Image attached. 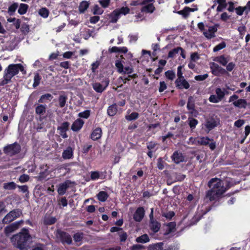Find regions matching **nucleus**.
<instances>
[{
  "instance_id": "obj_34",
  "label": "nucleus",
  "mask_w": 250,
  "mask_h": 250,
  "mask_svg": "<svg viewBox=\"0 0 250 250\" xmlns=\"http://www.w3.org/2000/svg\"><path fill=\"white\" fill-rule=\"evenodd\" d=\"M136 241L138 243H146L149 242V238L148 235L145 234L137 237L136 239Z\"/></svg>"
},
{
  "instance_id": "obj_36",
  "label": "nucleus",
  "mask_w": 250,
  "mask_h": 250,
  "mask_svg": "<svg viewBox=\"0 0 250 250\" xmlns=\"http://www.w3.org/2000/svg\"><path fill=\"white\" fill-rule=\"evenodd\" d=\"M67 97L65 95H61L58 99L59 106L60 107H63L65 105Z\"/></svg>"
},
{
  "instance_id": "obj_29",
  "label": "nucleus",
  "mask_w": 250,
  "mask_h": 250,
  "mask_svg": "<svg viewBox=\"0 0 250 250\" xmlns=\"http://www.w3.org/2000/svg\"><path fill=\"white\" fill-rule=\"evenodd\" d=\"M150 229L153 232H157L160 229L161 224L157 221L152 220L149 225Z\"/></svg>"
},
{
  "instance_id": "obj_5",
  "label": "nucleus",
  "mask_w": 250,
  "mask_h": 250,
  "mask_svg": "<svg viewBox=\"0 0 250 250\" xmlns=\"http://www.w3.org/2000/svg\"><path fill=\"white\" fill-rule=\"evenodd\" d=\"M22 214V211L20 209H14L7 213L3 218L2 222L4 224H9L17 218L19 217Z\"/></svg>"
},
{
  "instance_id": "obj_56",
  "label": "nucleus",
  "mask_w": 250,
  "mask_h": 250,
  "mask_svg": "<svg viewBox=\"0 0 250 250\" xmlns=\"http://www.w3.org/2000/svg\"><path fill=\"white\" fill-rule=\"evenodd\" d=\"M119 234L121 241L124 242L126 240L127 238V234L125 232L123 229H122V231L119 232Z\"/></svg>"
},
{
  "instance_id": "obj_50",
  "label": "nucleus",
  "mask_w": 250,
  "mask_h": 250,
  "mask_svg": "<svg viewBox=\"0 0 250 250\" xmlns=\"http://www.w3.org/2000/svg\"><path fill=\"white\" fill-rule=\"evenodd\" d=\"M139 114L137 112H132L130 115L126 116L125 118L128 121H132L138 118Z\"/></svg>"
},
{
  "instance_id": "obj_54",
  "label": "nucleus",
  "mask_w": 250,
  "mask_h": 250,
  "mask_svg": "<svg viewBox=\"0 0 250 250\" xmlns=\"http://www.w3.org/2000/svg\"><path fill=\"white\" fill-rule=\"evenodd\" d=\"M29 179V176L27 174H22L19 178V181L22 183L27 182Z\"/></svg>"
},
{
  "instance_id": "obj_63",
  "label": "nucleus",
  "mask_w": 250,
  "mask_h": 250,
  "mask_svg": "<svg viewBox=\"0 0 250 250\" xmlns=\"http://www.w3.org/2000/svg\"><path fill=\"white\" fill-rule=\"evenodd\" d=\"M21 30L24 34H27L29 31V26L26 24H24L21 27Z\"/></svg>"
},
{
  "instance_id": "obj_38",
  "label": "nucleus",
  "mask_w": 250,
  "mask_h": 250,
  "mask_svg": "<svg viewBox=\"0 0 250 250\" xmlns=\"http://www.w3.org/2000/svg\"><path fill=\"white\" fill-rule=\"evenodd\" d=\"M225 91L226 90L225 89H222L220 88H217L215 90V93L216 94V95L221 100L223 99L224 96L225 95Z\"/></svg>"
},
{
  "instance_id": "obj_10",
  "label": "nucleus",
  "mask_w": 250,
  "mask_h": 250,
  "mask_svg": "<svg viewBox=\"0 0 250 250\" xmlns=\"http://www.w3.org/2000/svg\"><path fill=\"white\" fill-rule=\"evenodd\" d=\"M209 66L212 73L215 76H219L221 74L225 73L226 72L225 69L214 62H210Z\"/></svg>"
},
{
  "instance_id": "obj_11",
  "label": "nucleus",
  "mask_w": 250,
  "mask_h": 250,
  "mask_svg": "<svg viewBox=\"0 0 250 250\" xmlns=\"http://www.w3.org/2000/svg\"><path fill=\"white\" fill-rule=\"evenodd\" d=\"M219 124V120L211 118L206 120L204 125L207 128V132L208 133L211 130L217 126Z\"/></svg>"
},
{
  "instance_id": "obj_20",
  "label": "nucleus",
  "mask_w": 250,
  "mask_h": 250,
  "mask_svg": "<svg viewBox=\"0 0 250 250\" xmlns=\"http://www.w3.org/2000/svg\"><path fill=\"white\" fill-rule=\"evenodd\" d=\"M176 85L179 88H185L188 89L189 87V84L184 79H177L175 81Z\"/></svg>"
},
{
  "instance_id": "obj_60",
  "label": "nucleus",
  "mask_w": 250,
  "mask_h": 250,
  "mask_svg": "<svg viewBox=\"0 0 250 250\" xmlns=\"http://www.w3.org/2000/svg\"><path fill=\"white\" fill-rule=\"evenodd\" d=\"M236 13L238 15L241 16L243 14L244 11H245L244 7L239 6L235 8Z\"/></svg>"
},
{
  "instance_id": "obj_18",
  "label": "nucleus",
  "mask_w": 250,
  "mask_h": 250,
  "mask_svg": "<svg viewBox=\"0 0 250 250\" xmlns=\"http://www.w3.org/2000/svg\"><path fill=\"white\" fill-rule=\"evenodd\" d=\"M69 125V124L68 122H64L58 127V130L60 131V134L63 138L67 137L66 132L68 129Z\"/></svg>"
},
{
  "instance_id": "obj_48",
  "label": "nucleus",
  "mask_w": 250,
  "mask_h": 250,
  "mask_svg": "<svg viewBox=\"0 0 250 250\" xmlns=\"http://www.w3.org/2000/svg\"><path fill=\"white\" fill-rule=\"evenodd\" d=\"M41 77L38 73H36L34 76L33 87H35L38 86L40 83Z\"/></svg>"
},
{
  "instance_id": "obj_42",
  "label": "nucleus",
  "mask_w": 250,
  "mask_h": 250,
  "mask_svg": "<svg viewBox=\"0 0 250 250\" xmlns=\"http://www.w3.org/2000/svg\"><path fill=\"white\" fill-rule=\"evenodd\" d=\"M117 11H118L120 15H126L128 14L130 11V9L127 7H122L121 8L116 9Z\"/></svg>"
},
{
  "instance_id": "obj_14",
  "label": "nucleus",
  "mask_w": 250,
  "mask_h": 250,
  "mask_svg": "<svg viewBox=\"0 0 250 250\" xmlns=\"http://www.w3.org/2000/svg\"><path fill=\"white\" fill-rule=\"evenodd\" d=\"M72 183L71 181L66 180L63 183L60 184L57 190L58 194L60 195H64Z\"/></svg>"
},
{
  "instance_id": "obj_13",
  "label": "nucleus",
  "mask_w": 250,
  "mask_h": 250,
  "mask_svg": "<svg viewBox=\"0 0 250 250\" xmlns=\"http://www.w3.org/2000/svg\"><path fill=\"white\" fill-rule=\"evenodd\" d=\"M207 28L203 31V35L208 39H210L215 37V34L217 28L215 26H206Z\"/></svg>"
},
{
  "instance_id": "obj_23",
  "label": "nucleus",
  "mask_w": 250,
  "mask_h": 250,
  "mask_svg": "<svg viewBox=\"0 0 250 250\" xmlns=\"http://www.w3.org/2000/svg\"><path fill=\"white\" fill-rule=\"evenodd\" d=\"M35 112L38 115H42L45 113L47 105L46 104H41V103H37L36 104Z\"/></svg>"
},
{
  "instance_id": "obj_32",
  "label": "nucleus",
  "mask_w": 250,
  "mask_h": 250,
  "mask_svg": "<svg viewBox=\"0 0 250 250\" xmlns=\"http://www.w3.org/2000/svg\"><path fill=\"white\" fill-rule=\"evenodd\" d=\"M117 111V104H114L109 106L107 109V113L110 116H114Z\"/></svg>"
},
{
  "instance_id": "obj_6",
  "label": "nucleus",
  "mask_w": 250,
  "mask_h": 250,
  "mask_svg": "<svg viewBox=\"0 0 250 250\" xmlns=\"http://www.w3.org/2000/svg\"><path fill=\"white\" fill-rule=\"evenodd\" d=\"M197 144L203 146L208 145L209 148L213 150L216 147V143L213 140L208 137H200L197 138Z\"/></svg>"
},
{
  "instance_id": "obj_25",
  "label": "nucleus",
  "mask_w": 250,
  "mask_h": 250,
  "mask_svg": "<svg viewBox=\"0 0 250 250\" xmlns=\"http://www.w3.org/2000/svg\"><path fill=\"white\" fill-rule=\"evenodd\" d=\"M172 159L176 164H179L180 162H183L184 160V157L182 153L177 151L175 152L173 154Z\"/></svg>"
},
{
  "instance_id": "obj_22",
  "label": "nucleus",
  "mask_w": 250,
  "mask_h": 250,
  "mask_svg": "<svg viewBox=\"0 0 250 250\" xmlns=\"http://www.w3.org/2000/svg\"><path fill=\"white\" fill-rule=\"evenodd\" d=\"M84 124V122L81 119H77L72 124L71 129L74 131H78L80 130Z\"/></svg>"
},
{
  "instance_id": "obj_43",
  "label": "nucleus",
  "mask_w": 250,
  "mask_h": 250,
  "mask_svg": "<svg viewBox=\"0 0 250 250\" xmlns=\"http://www.w3.org/2000/svg\"><path fill=\"white\" fill-rule=\"evenodd\" d=\"M149 250H162L163 243H159L154 245H150L149 247Z\"/></svg>"
},
{
  "instance_id": "obj_59",
  "label": "nucleus",
  "mask_w": 250,
  "mask_h": 250,
  "mask_svg": "<svg viewBox=\"0 0 250 250\" xmlns=\"http://www.w3.org/2000/svg\"><path fill=\"white\" fill-rule=\"evenodd\" d=\"M167 88V85L166 83L164 81L160 82V87L159 88V91L160 92H163Z\"/></svg>"
},
{
  "instance_id": "obj_58",
  "label": "nucleus",
  "mask_w": 250,
  "mask_h": 250,
  "mask_svg": "<svg viewBox=\"0 0 250 250\" xmlns=\"http://www.w3.org/2000/svg\"><path fill=\"white\" fill-rule=\"evenodd\" d=\"M47 175H48V174L47 173V172L44 171V172H41L39 174V175L38 176H37L36 178L38 179V180L42 181V180L44 179L47 177Z\"/></svg>"
},
{
  "instance_id": "obj_46",
  "label": "nucleus",
  "mask_w": 250,
  "mask_h": 250,
  "mask_svg": "<svg viewBox=\"0 0 250 250\" xmlns=\"http://www.w3.org/2000/svg\"><path fill=\"white\" fill-rule=\"evenodd\" d=\"M103 12L104 10L98 5H94L93 9V13L94 15H101L103 13Z\"/></svg>"
},
{
  "instance_id": "obj_9",
  "label": "nucleus",
  "mask_w": 250,
  "mask_h": 250,
  "mask_svg": "<svg viewBox=\"0 0 250 250\" xmlns=\"http://www.w3.org/2000/svg\"><path fill=\"white\" fill-rule=\"evenodd\" d=\"M20 150V146L17 143H14L4 147L3 151L5 153L12 155L18 153Z\"/></svg>"
},
{
  "instance_id": "obj_28",
  "label": "nucleus",
  "mask_w": 250,
  "mask_h": 250,
  "mask_svg": "<svg viewBox=\"0 0 250 250\" xmlns=\"http://www.w3.org/2000/svg\"><path fill=\"white\" fill-rule=\"evenodd\" d=\"M52 98V95L49 93L42 95L38 100V103L41 104H45V103L51 101Z\"/></svg>"
},
{
  "instance_id": "obj_35",
  "label": "nucleus",
  "mask_w": 250,
  "mask_h": 250,
  "mask_svg": "<svg viewBox=\"0 0 250 250\" xmlns=\"http://www.w3.org/2000/svg\"><path fill=\"white\" fill-rule=\"evenodd\" d=\"M108 196L107 193L104 191H101L97 194L98 199L101 202H104L107 199Z\"/></svg>"
},
{
  "instance_id": "obj_19",
  "label": "nucleus",
  "mask_w": 250,
  "mask_h": 250,
  "mask_svg": "<svg viewBox=\"0 0 250 250\" xmlns=\"http://www.w3.org/2000/svg\"><path fill=\"white\" fill-rule=\"evenodd\" d=\"M145 210L143 208H138L134 214V219L137 222L141 221L144 217Z\"/></svg>"
},
{
  "instance_id": "obj_17",
  "label": "nucleus",
  "mask_w": 250,
  "mask_h": 250,
  "mask_svg": "<svg viewBox=\"0 0 250 250\" xmlns=\"http://www.w3.org/2000/svg\"><path fill=\"white\" fill-rule=\"evenodd\" d=\"M230 58L229 56L222 55L214 58L213 60L223 66H226L230 61Z\"/></svg>"
},
{
  "instance_id": "obj_21",
  "label": "nucleus",
  "mask_w": 250,
  "mask_h": 250,
  "mask_svg": "<svg viewBox=\"0 0 250 250\" xmlns=\"http://www.w3.org/2000/svg\"><path fill=\"white\" fill-rule=\"evenodd\" d=\"M105 177L106 173L105 172L97 171L91 172L90 178L92 180H97L99 179H104Z\"/></svg>"
},
{
  "instance_id": "obj_64",
  "label": "nucleus",
  "mask_w": 250,
  "mask_h": 250,
  "mask_svg": "<svg viewBox=\"0 0 250 250\" xmlns=\"http://www.w3.org/2000/svg\"><path fill=\"white\" fill-rule=\"evenodd\" d=\"M18 7V4L17 3H14L12 4L11 6H9L8 8V11L10 13H13L14 12L17 8Z\"/></svg>"
},
{
  "instance_id": "obj_47",
  "label": "nucleus",
  "mask_w": 250,
  "mask_h": 250,
  "mask_svg": "<svg viewBox=\"0 0 250 250\" xmlns=\"http://www.w3.org/2000/svg\"><path fill=\"white\" fill-rule=\"evenodd\" d=\"M90 114V111L89 110H86L83 112H80L78 114V116L80 118L87 119L89 117Z\"/></svg>"
},
{
  "instance_id": "obj_3",
  "label": "nucleus",
  "mask_w": 250,
  "mask_h": 250,
  "mask_svg": "<svg viewBox=\"0 0 250 250\" xmlns=\"http://www.w3.org/2000/svg\"><path fill=\"white\" fill-rule=\"evenodd\" d=\"M32 237L28 229L23 228L21 231L11 238L12 244L16 247L22 250L26 248L31 241Z\"/></svg>"
},
{
  "instance_id": "obj_31",
  "label": "nucleus",
  "mask_w": 250,
  "mask_h": 250,
  "mask_svg": "<svg viewBox=\"0 0 250 250\" xmlns=\"http://www.w3.org/2000/svg\"><path fill=\"white\" fill-rule=\"evenodd\" d=\"M233 104L235 107L245 108L246 107L247 103L246 100L240 99L234 101L233 103Z\"/></svg>"
},
{
  "instance_id": "obj_8",
  "label": "nucleus",
  "mask_w": 250,
  "mask_h": 250,
  "mask_svg": "<svg viewBox=\"0 0 250 250\" xmlns=\"http://www.w3.org/2000/svg\"><path fill=\"white\" fill-rule=\"evenodd\" d=\"M23 220H21L16 221L7 226L4 229L5 233L6 235H9L11 233L18 229L23 224Z\"/></svg>"
},
{
  "instance_id": "obj_16",
  "label": "nucleus",
  "mask_w": 250,
  "mask_h": 250,
  "mask_svg": "<svg viewBox=\"0 0 250 250\" xmlns=\"http://www.w3.org/2000/svg\"><path fill=\"white\" fill-rule=\"evenodd\" d=\"M198 8L196 5H193V7H185L183 10L177 11V13L181 15L184 18H187L191 12L197 11Z\"/></svg>"
},
{
  "instance_id": "obj_62",
  "label": "nucleus",
  "mask_w": 250,
  "mask_h": 250,
  "mask_svg": "<svg viewBox=\"0 0 250 250\" xmlns=\"http://www.w3.org/2000/svg\"><path fill=\"white\" fill-rule=\"evenodd\" d=\"M226 66V69L228 71H231L235 67V64L233 62H229Z\"/></svg>"
},
{
  "instance_id": "obj_49",
  "label": "nucleus",
  "mask_w": 250,
  "mask_h": 250,
  "mask_svg": "<svg viewBox=\"0 0 250 250\" xmlns=\"http://www.w3.org/2000/svg\"><path fill=\"white\" fill-rule=\"evenodd\" d=\"M226 46V44L225 42H221L220 43L218 44V45H216L213 48V51L214 52H217L224 48H225Z\"/></svg>"
},
{
  "instance_id": "obj_55",
  "label": "nucleus",
  "mask_w": 250,
  "mask_h": 250,
  "mask_svg": "<svg viewBox=\"0 0 250 250\" xmlns=\"http://www.w3.org/2000/svg\"><path fill=\"white\" fill-rule=\"evenodd\" d=\"M83 237V234L82 233H77L74 234L73 238L74 240L76 242H80Z\"/></svg>"
},
{
  "instance_id": "obj_44",
  "label": "nucleus",
  "mask_w": 250,
  "mask_h": 250,
  "mask_svg": "<svg viewBox=\"0 0 250 250\" xmlns=\"http://www.w3.org/2000/svg\"><path fill=\"white\" fill-rule=\"evenodd\" d=\"M180 50H182V48L180 47H178L176 48H174L170 50L168 54V57L169 58H173L176 54H177L179 52Z\"/></svg>"
},
{
  "instance_id": "obj_52",
  "label": "nucleus",
  "mask_w": 250,
  "mask_h": 250,
  "mask_svg": "<svg viewBox=\"0 0 250 250\" xmlns=\"http://www.w3.org/2000/svg\"><path fill=\"white\" fill-rule=\"evenodd\" d=\"M98 2L104 8H107L110 2V0H99Z\"/></svg>"
},
{
  "instance_id": "obj_7",
  "label": "nucleus",
  "mask_w": 250,
  "mask_h": 250,
  "mask_svg": "<svg viewBox=\"0 0 250 250\" xmlns=\"http://www.w3.org/2000/svg\"><path fill=\"white\" fill-rule=\"evenodd\" d=\"M209 210V209L205 205L198 207L197 213L192 218L191 223L195 224L201 218L203 215L205 214Z\"/></svg>"
},
{
  "instance_id": "obj_61",
  "label": "nucleus",
  "mask_w": 250,
  "mask_h": 250,
  "mask_svg": "<svg viewBox=\"0 0 250 250\" xmlns=\"http://www.w3.org/2000/svg\"><path fill=\"white\" fill-rule=\"evenodd\" d=\"M199 59V56L197 53H193L190 55V61L196 62Z\"/></svg>"
},
{
  "instance_id": "obj_37",
  "label": "nucleus",
  "mask_w": 250,
  "mask_h": 250,
  "mask_svg": "<svg viewBox=\"0 0 250 250\" xmlns=\"http://www.w3.org/2000/svg\"><path fill=\"white\" fill-rule=\"evenodd\" d=\"M17 187V185L14 182L6 183L3 185L4 188L6 190L14 189Z\"/></svg>"
},
{
  "instance_id": "obj_33",
  "label": "nucleus",
  "mask_w": 250,
  "mask_h": 250,
  "mask_svg": "<svg viewBox=\"0 0 250 250\" xmlns=\"http://www.w3.org/2000/svg\"><path fill=\"white\" fill-rule=\"evenodd\" d=\"M89 7V3L86 1H82L79 5V10L81 13H84Z\"/></svg>"
},
{
  "instance_id": "obj_57",
  "label": "nucleus",
  "mask_w": 250,
  "mask_h": 250,
  "mask_svg": "<svg viewBox=\"0 0 250 250\" xmlns=\"http://www.w3.org/2000/svg\"><path fill=\"white\" fill-rule=\"evenodd\" d=\"M208 77V75L205 74L204 75H199L195 77V80L198 81H202L206 79Z\"/></svg>"
},
{
  "instance_id": "obj_1",
  "label": "nucleus",
  "mask_w": 250,
  "mask_h": 250,
  "mask_svg": "<svg viewBox=\"0 0 250 250\" xmlns=\"http://www.w3.org/2000/svg\"><path fill=\"white\" fill-rule=\"evenodd\" d=\"M208 186L210 189L207 192L206 198L210 201L218 200L226 191L223 182L218 178H212Z\"/></svg>"
},
{
  "instance_id": "obj_39",
  "label": "nucleus",
  "mask_w": 250,
  "mask_h": 250,
  "mask_svg": "<svg viewBox=\"0 0 250 250\" xmlns=\"http://www.w3.org/2000/svg\"><path fill=\"white\" fill-rule=\"evenodd\" d=\"M188 121L189 125L192 130L195 128L196 125L198 123V122L196 119L192 118H189L188 119Z\"/></svg>"
},
{
  "instance_id": "obj_30",
  "label": "nucleus",
  "mask_w": 250,
  "mask_h": 250,
  "mask_svg": "<svg viewBox=\"0 0 250 250\" xmlns=\"http://www.w3.org/2000/svg\"><path fill=\"white\" fill-rule=\"evenodd\" d=\"M120 17L121 15L117 9L114 10L109 15L110 21L112 23L116 22Z\"/></svg>"
},
{
  "instance_id": "obj_27",
  "label": "nucleus",
  "mask_w": 250,
  "mask_h": 250,
  "mask_svg": "<svg viewBox=\"0 0 250 250\" xmlns=\"http://www.w3.org/2000/svg\"><path fill=\"white\" fill-rule=\"evenodd\" d=\"M60 237L62 242L63 243L70 244L72 242V239L70 235L68 233L62 232L60 234Z\"/></svg>"
},
{
  "instance_id": "obj_12",
  "label": "nucleus",
  "mask_w": 250,
  "mask_h": 250,
  "mask_svg": "<svg viewBox=\"0 0 250 250\" xmlns=\"http://www.w3.org/2000/svg\"><path fill=\"white\" fill-rule=\"evenodd\" d=\"M109 83V80L107 79L102 81L101 83H95L92 84V87L97 92L102 93L107 87Z\"/></svg>"
},
{
  "instance_id": "obj_26",
  "label": "nucleus",
  "mask_w": 250,
  "mask_h": 250,
  "mask_svg": "<svg viewBox=\"0 0 250 250\" xmlns=\"http://www.w3.org/2000/svg\"><path fill=\"white\" fill-rule=\"evenodd\" d=\"M102 131L100 127L95 128L91 134V138L93 140H97L100 139L102 136Z\"/></svg>"
},
{
  "instance_id": "obj_45",
  "label": "nucleus",
  "mask_w": 250,
  "mask_h": 250,
  "mask_svg": "<svg viewBox=\"0 0 250 250\" xmlns=\"http://www.w3.org/2000/svg\"><path fill=\"white\" fill-rule=\"evenodd\" d=\"M56 219L53 217H48L44 219V222L46 225H52L55 223Z\"/></svg>"
},
{
  "instance_id": "obj_53",
  "label": "nucleus",
  "mask_w": 250,
  "mask_h": 250,
  "mask_svg": "<svg viewBox=\"0 0 250 250\" xmlns=\"http://www.w3.org/2000/svg\"><path fill=\"white\" fill-rule=\"evenodd\" d=\"M165 75L170 80H173L175 77V73L172 71H167L165 73Z\"/></svg>"
},
{
  "instance_id": "obj_2",
  "label": "nucleus",
  "mask_w": 250,
  "mask_h": 250,
  "mask_svg": "<svg viewBox=\"0 0 250 250\" xmlns=\"http://www.w3.org/2000/svg\"><path fill=\"white\" fill-rule=\"evenodd\" d=\"M20 71L23 74H25L26 73L23 66L20 63L9 64L3 71V78L0 81V86H3L9 83L11 79L17 75Z\"/></svg>"
},
{
  "instance_id": "obj_51",
  "label": "nucleus",
  "mask_w": 250,
  "mask_h": 250,
  "mask_svg": "<svg viewBox=\"0 0 250 250\" xmlns=\"http://www.w3.org/2000/svg\"><path fill=\"white\" fill-rule=\"evenodd\" d=\"M209 101L211 103H217L221 101L217 95H211L209 98Z\"/></svg>"
},
{
  "instance_id": "obj_4",
  "label": "nucleus",
  "mask_w": 250,
  "mask_h": 250,
  "mask_svg": "<svg viewBox=\"0 0 250 250\" xmlns=\"http://www.w3.org/2000/svg\"><path fill=\"white\" fill-rule=\"evenodd\" d=\"M120 58L116 60L115 65L117 68V71L119 73H122L125 74H130L133 71V67L130 66H124L125 63L123 61L124 57L122 55L120 56Z\"/></svg>"
},
{
  "instance_id": "obj_15",
  "label": "nucleus",
  "mask_w": 250,
  "mask_h": 250,
  "mask_svg": "<svg viewBox=\"0 0 250 250\" xmlns=\"http://www.w3.org/2000/svg\"><path fill=\"white\" fill-rule=\"evenodd\" d=\"M152 0H145L141 3L143 5V6L141 8V13H152L155 10L153 4L152 3L146 4V2L148 1H151Z\"/></svg>"
},
{
  "instance_id": "obj_40",
  "label": "nucleus",
  "mask_w": 250,
  "mask_h": 250,
  "mask_svg": "<svg viewBox=\"0 0 250 250\" xmlns=\"http://www.w3.org/2000/svg\"><path fill=\"white\" fill-rule=\"evenodd\" d=\"M28 5L26 4L21 3L18 9V12L21 15L25 14L27 10Z\"/></svg>"
},
{
  "instance_id": "obj_24",
  "label": "nucleus",
  "mask_w": 250,
  "mask_h": 250,
  "mask_svg": "<svg viewBox=\"0 0 250 250\" xmlns=\"http://www.w3.org/2000/svg\"><path fill=\"white\" fill-rule=\"evenodd\" d=\"M62 157L64 159H70L73 157V151L71 147H67L62 153Z\"/></svg>"
},
{
  "instance_id": "obj_41",
  "label": "nucleus",
  "mask_w": 250,
  "mask_h": 250,
  "mask_svg": "<svg viewBox=\"0 0 250 250\" xmlns=\"http://www.w3.org/2000/svg\"><path fill=\"white\" fill-rule=\"evenodd\" d=\"M39 15L43 18H46L49 15L48 10L45 8H42L39 11Z\"/></svg>"
}]
</instances>
